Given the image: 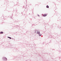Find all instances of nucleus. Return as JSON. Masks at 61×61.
I'll use <instances>...</instances> for the list:
<instances>
[{
  "instance_id": "8",
  "label": "nucleus",
  "mask_w": 61,
  "mask_h": 61,
  "mask_svg": "<svg viewBox=\"0 0 61 61\" xmlns=\"http://www.w3.org/2000/svg\"><path fill=\"white\" fill-rule=\"evenodd\" d=\"M8 37V38H10V39H11V37Z\"/></svg>"
},
{
  "instance_id": "1",
  "label": "nucleus",
  "mask_w": 61,
  "mask_h": 61,
  "mask_svg": "<svg viewBox=\"0 0 61 61\" xmlns=\"http://www.w3.org/2000/svg\"><path fill=\"white\" fill-rule=\"evenodd\" d=\"M3 59L4 60H5V61H6L7 60V58L5 57H3Z\"/></svg>"
},
{
  "instance_id": "10",
  "label": "nucleus",
  "mask_w": 61,
  "mask_h": 61,
  "mask_svg": "<svg viewBox=\"0 0 61 61\" xmlns=\"http://www.w3.org/2000/svg\"><path fill=\"white\" fill-rule=\"evenodd\" d=\"M11 18H12L11 17Z\"/></svg>"
},
{
  "instance_id": "9",
  "label": "nucleus",
  "mask_w": 61,
  "mask_h": 61,
  "mask_svg": "<svg viewBox=\"0 0 61 61\" xmlns=\"http://www.w3.org/2000/svg\"><path fill=\"white\" fill-rule=\"evenodd\" d=\"M38 15V16H39V15Z\"/></svg>"
},
{
  "instance_id": "7",
  "label": "nucleus",
  "mask_w": 61,
  "mask_h": 61,
  "mask_svg": "<svg viewBox=\"0 0 61 61\" xmlns=\"http://www.w3.org/2000/svg\"><path fill=\"white\" fill-rule=\"evenodd\" d=\"M46 7L47 8H49V6H48V5H47L46 6Z\"/></svg>"
},
{
  "instance_id": "6",
  "label": "nucleus",
  "mask_w": 61,
  "mask_h": 61,
  "mask_svg": "<svg viewBox=\"0 0 61 61\" xmlns=\"http://www.w3.org/2000/svg\"><path fill=\"white\" fill-rule=\"evenodd\" d=\"M39 36H42V34H40V33L39 34Z\"/></svg>"
},
{
  "instance_id": "4",
  "label": "nucleus",
  "mask_w": 61,
  "mask_h": 61,
  "mask_svg": "<svg viewBox=\"0 0 61 61\" xmlns=\"http://www.w3.org/2000/svg\"><path fill=\"white\" fill-rule=\"evenodd\" d=\"M26 6H23V7L24 8H25H25H26Z\"/></svg>"
},
{
  "instance_id": "2",
  "label": "nucleus",
  "mask_w": 61,
  "mask_h": 61,
  "mask_svg": "<svg viewBox=\"0 0 61 61\" xmlns=\"http://www.w3.org/2000/svg\"><path fill=\"white\" fill-rule=\"evenodd\" d=\"M37 34H39V35L40 34V31L38 30H37Z\"/></svg>"
},
{
  "instance_id": "5",
  "label": "nucleus",
  "mask_w": 61,
  "mask_h": 61,
  "mask_svg": "<svg viewBox=\"0 0 61 61\" xmlns=\"http://www.w3.org/2000/svg\"><path fill=\"white\" fill-rule=\"evenodd\" d=\"M3 33H4L2 31L0 32V33L1 34H3Z\"/></svg>"
},
{
  "instance_id": "3",
  "label": "nucleus",
  "mask_w": 61,
  "mask_h": 61,
  "mask_svg": "<svg viewBox=\"0 0 61 61\" xmlns=\"http://www.w3.org/2000/svg\"><path fill=\"white\" fill-rule=\"evenodd\" d=\"M47 15V14L44 15H43V16H44V17H45V16H46Z\"/></svg>"
}]
</instances>
